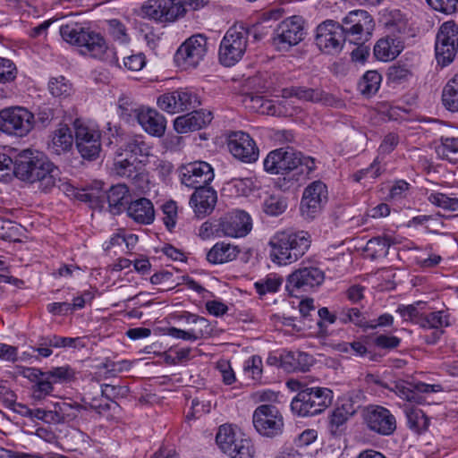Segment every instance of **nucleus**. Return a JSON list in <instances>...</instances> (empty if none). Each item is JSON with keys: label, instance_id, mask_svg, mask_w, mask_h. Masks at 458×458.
<instances>
[{"label": "nucleus", "instance_id": "b1692460", "mask_svg": "<svg viewBox=\"0 0 458 458\" xmlns=\"http://www.w3.org/2000/svg\"><path fill=\"white\" fill-rule=\"evenodd\" d=\"M120 128L114 129V133H112L113 136L116 137V144H122L119 150L120 152H123L125 156L133 158L138 161V163H141L142 160L140 157H148L150 156L151 147L145 141L144 137L142 135H129L124 137L123 133L120 132Z\"/></svg>", "mask_w": 458, "mask_h": 458}, {"label": "nucleus", "instance_id": "58836bf2", "mask_svg": "<svg viewBox=\"0 0 458 458\" xmlns=\"http://www.w3.org/2000/svg\"><path fill=\"white\" fill-rule=\"evenodd\" d=\"M437 155L451 163H458V138L441 137V144L437 148Z\"/></svg>", "mask_w": 458, "mask_h": 458}, {"label": "nucleus", "instance_id": "393cba45", "mask_svg": "<svg viewBox=\"0 0 458 458\" xmlns=\"http://www.w3.org/2000/svg\"><path fill=\"white\" fill-rule=\"evenodd\" d=\"M170 0H147L139 11V16L157 22H171L178 19ZM178 12V9L176 10Z\"/></svg>", "mask_w": 458, "mask_h": 458}, {"label": "nucleus", "instance_id": "774afa93", "mask_svg": "<svg viewBox=\"0 0 458 458\" xmlns=\"http://www.w3.org/2000/svg\"><path fill=\"white\" fill-rule=\"evenodd\" d=\"M55 119V110L48 106H43L38 109L37 113V119L35 123H38L42 127L48 126Z\"/></svg>", "mask_w": 458, "mask_h": 458}, {"label": "nucleus", "instance_id": "473e14b6", "mask_svg": "<svg viewBox=\"0 0 458 458\" xmlns=\"http://www.w3.org/2000/svg\"><path fill=\"white\" fill-rule=\"evenodd\" d=\"M239 253L238 246L220 242L208 250L207 259L212 264H223L236 259Z\"/></svg>", "mask_w": 458, "mask_h": 458}, {"label": "nucleus", "instance_id": "39448f33", "mask_svg": "<svg viewBox=\"0 0 458 458\" xmlns=\"http://www.w3.org/2000/svg\"><path fill=\"white\" fill-rule=\"evenodd\" d=\"M248 31L243 26L231 27L224 36L218 52L224 66H233L243 56L248 47Z\"/></svg>", "mask_w": 458, "mask_h": 458}, {"label": "nucleus", "instance_id": "4468645a", "mask_svg": "<svg viewBox=\"0 0 458 458\" xmlns=\"http://www.w3.org/2000/svg\"><path fill=\"white\" fill-rule=\"evenodd\" d=\"M157 103L160 109L169 114L193 110L201 104L199 95L187 88L162 94Z\"/></svg>", "mask_w": 458, "mask_h": 458}, {"label": "nucleus", "instance_id": "f03ea898", "mask_svg": "<svg viewBox=\"0 0 458 458\" xmlns=\"http://www.w3.org/2000/svg\"><path fill=\"white\" fill-rule=\"evenodd\" d=\"M270 259L277 265H289L301 258L310 246L307 232L277 233L270 241Z\"/></svg>", "mask_w": 458, "mask_h": 458}, {"label": "nucleus", "instance_id": "4d7b16f0", "mask_svg": "<svg viewBox=\"0 0 458 458\" xmlns=\"http://www.w3.org/2000/svg\"><path fill=\"white\" fill-rule=\"evenodd\" d=\"M163 210V221L165 225L166 228L171 231L176 224V218H177V205L176 202L170 200L165 202L162 206Z\"/></svg>", "mask_w": 458, "mask_h": 458}, {"label": "nucleus", "instance_id": "680f3d73", "mask_svg": "<svg viewBox=\"0 0 458 458\" xmlns=\"http://www.w3.org/2000/svg\"><path fill=\"white\" fill-rule=\"evenodd\" d=\"M411 75L410 69L404 64H394L388 69V77L394 82L407 80Z\"/></svg>", "mask_w": 458, "mask_h": 458}, {"label": "nucleus", "instance_id": "c85d7f7f", "mask_svg": "<svg viewBox=\"0 0 458 458\" xmlns=\"http://www.w3.org/2000/svg\"><path fill=\"white\" fill-rule=\"evenodd\" d=\"M53 424H64L75 420L82 411L87 410L86 405H81L76 402H67L61 399L58 402L51 403Z\"/></svg>", "mask_w": 458, "mask_h": 458}, {"label": "nucleus", "instance_id": "e433bc0d", "mask_svg": "<svg viewBox=\"0 0 458 458\" xmlns=\"http://www.w3.org/2000/svg\"><path fill=\"white\" fill-rule=\"evenodd\" d=\"M391 244L392 241L388 237H374L367 242L364 251L372 259L386 257Z\"/></svg>", "mask_w": 458, "mask_h": 458}, {"label": "nucleus", "instance_id": "aec40b11", "mask_svg": "<svg viewBox=\"0 0 458 458\" xmlns=\"http://www.w3.org/2000/svg\"><path fill=\"white\" fill-rule=\"evenodd\" d=\"M227 148L233 157L243 163L250 164L259 158V148L246 132H231L227 138Z\"/></svg>", "mask_w": 458, "mask_h": 458}, {"label": "nucleus", "instance_id": "412c9836", "mask_svg": "<svg viewBox=\"0 0 458 458\" xmlns=\"http://www.w3.org/2000/svg\"><path fill=\"white\" fill-rule=\"evenodd\" d=\"M327 201V189L325 183L316 181L308 185L301 201V211L304 217L312 219L320 213Z\"/></svg>", "mask_w": 458, "mask_h": 458}, {"label": "nucleus", "instance_id": "7c9ffc66", "mask_svg": "<svg viewBox=\"0 0 458 458\" xmlns=\"http://www.w3.org/2000/svg\"><path fill=\"white\" fill-rule=\"evenodd\" d=\"M403 49V42L399 38L386 36L379 39L374 47V55L380 61L394 59Z\"/></svg>", "mask_w": 458, "mask_h": 458}, {"label": "nucleus", "instance_id": "bb28decb", "mask_svg": "<svg viewBox=\"0 0 458 458\" xmlns=\"http://www.w3.org/2000/svg\"><path fill=\"white\" fill-rule=\"evenodd\" d=\"M213 119L209 111H192L187 114L178 116L174 123V130L178 133H186L200 130L208 125Z\"/></svg>", "mask_w": 458, "mask_h": 458}, {"label": "nucleus", "instance_id": "5701e85b", "mask_svg": "<svg viewBox=\"0 0 458 458\" xmlns=\"http://www.w3.org/2000/svg\"><path fill=\"white\" fill-rule=\"evenodd\" d=\"M106 197L110 211L116 215L122 212L130 200L129 189L125 184H116L112 186L106 193L102 196H97L94 193H81L79 199L91 204L98 203L100 198Z\"/></svg>", "mask_w": 458, "mask_h": 458}, {"label": "nucleus", "instance_id": "0eeeda50", "mask_svg": "<svg viewBox=\"0 0 458 458\" xmlns=\"http://www.w3.org/2000/svg\"><path fill=\"white\" fill-rule=\"evenodd\" d=\"M325 280L324 271L317 266L302 264L286 279L285 289L289 295L299 297L318 288Z\"/></svg>", "mask_w": 458, "mask_h": 458}, {"label": "nucleus", "instance_id": "603ef678", "mask_svg": "<svg viewBox=\"0 0 458 458\" xmlns=\"http://www.w3.org/2000/svg\"><path fill=\"white\" fill-rule=\"evenodd\" d=\"M46 373L49 376L53 383L68 382L72 380L75 376L74 370L70 366L53 368L46 371Z\"/></svg>", "mask_w": 458, "mask_h": 458}, {"label": "nucleus", "instance_id": "bf43d9fd", "mask_svg": "<svg viewBox=\"0 0 458 458\" xmlns=\"http://www.w3.org/2000/svg\"><path fill=\"white\" fill-rule=\"evenodd\" d=\"M118 106L121 111L120 116L127 122H129L131 117L136 118V114L141 109V107H138L136 104L126 98L119 99Z\"/></svg>", "mask_w": 458, "mask_h": 458}, {"label": "nucleus", "instance_id": "9b49d317", "mask_svg": "<svg viewBox=\"0 0 458 458\" xmlns=\"http://www.w3.org/2000/svg\"><path fill=\"white\" fill-rule=\"evenodd\" d=\"M252 422L257 432L267 437H275L283 433L284 419L278 409L271 404H262L256 408Z\"/></svg>", "mask_w": 458, "mask_h": 458}, {"label": "nucleus", "instance_id": "37998d69", "mask_svg": "<svg viewBox=\"0 0 458 458\" xmlns=\"http://www.w3.org/2000/svg\"><path fill=\"white\" fill-rule=\"evenodd\" d=\"M427 199L432 205L447 211L458 210V198H451L441 192H431Z\"/></svg>", "mask_w": 458, "mask_h": 458}, {"label": "nucleus", "instance_id": "69168bd1", "mask_svg": "<svg viewBox=\"0 0 458 458\" xmlns=\"http://www.w3.org/2000/svg\"><path fill=\"white\" fill-rule=\"evenodd\" d=\"M401 339L394 335H379L374 339L377 347L382 349H395L400 345Z\"/></svg>", "mask_w": 458, "mask_h": 458}, {"label": "nucleus", "instance_id": "13d9d810", "mask_svg": "<svg viewBox=\"0 0 458 458\" xmlns=\"http://www.w3.org/2000/svg\"><path fill=\"white\" fill-rule=\"evenodd\" d=\"M427 3L436 11L453 14L458 11V0H426Z\"/></svg>", "mask_w": 458, "mask_h": 458}, {"label": "nucleus", "instance_id": "c756f323", "mask_svg": "<svg viewBox=\"0 0 458 458\" xmlns=\"http://www.w3.org/2000/svg\"><path fill=\"white\" fill-rule=\"evenodd\" d=\"M114 172L121 176L131 180L133 182H138L144 180V174L140 172L138 167V161L125 156L123 152L119 150L116 153L114 161Z\"/></svg>", "mask_w": 458, "mask_h": 458}, {"label": "nucleus", "instance_id": "423d86ee", "mask_svg": "<svg viewBox=\"0 0 458 458\" xmlns=\"http://www.w3.org/2000/svg\"><path fill=\"white\" fill-rule=\"evenodd\" d=\"M345 42L363 44L370 40L375 22L372 16L364 10L351 11L343 20Z\"/></svg>", "mask_w": 458, "mask_h": 458}, {"label": "nucleus", "instance_id": "3c124183", "mask_svg": "<svg viewBox=\"0 0 458 458\" xmlns=\"http://www.w3.org/2000/svg\"><path fill=\"white\" fill-rule=\"evenodd\" d=\"M282 282L283 280L280 277L267 276L264 280L256 282L254 287L257 293L262 296L267 293H276L282 284Z\"/></svg>", "mask_w": 458, "mask_h": 458}, {"label": "nucleus", "instance_id": "6e6552de", "mask_svg": "<svg viewBox=\"0 0 458 458\" xmlns=\"http://www.w3.org/2000/svg\"><path fill=\"white\" fill-rule=\"evenodd\" d=\"M34 124V114L25 107L16 106L0 110V131L6 134L24 137Z\"/></svg>", "mask_w": 458, "mask_h": 458}, {"label": "nucleus", "instance_id": "e2e57ef3", "mask_svg": "<svg viewBox=\"0 0 458 458\" xmlns=\"http://www.w3.org/2000/svg\"><path fill=\"white\" fill-rule=\"evenodd\" d=\"M272 28V24H267L262 21H259L252 27L246 28L248 31V38L252 36L254 40L259 41L269 33V30Z\"/></svg>", "mask_w": 458, "mask_h": 458}, {"label": "nucleus", "instance_id": "c9c22d12", "mask_svg": "<svg viewBox=\"0 0 458 458\" xmlns=\"http://www.w3.org/2000/svg\"><path fill=\"white\" fill-rule=\"evenodd\" d=\"M405 413L407 417L408 426L411 429L417 433L426 430L428 427L429 421L422 410L411 406H405Z\"/></svg>", "mask_w": 458, "mask_h": 458}, {"label": "nucleus", "instance_id": "5fc2aeb1", "mask_svg": "<svg viewBox=\"0 0 458 458\" xmlns=\"http://www.w3.org/2000/svg\"><path fill=\"white\" fill-rule=\"evenodd\" d=\"M167 335L174 338L191 342L203 338L202 331L195 329L182 330L176 327H169L167 329Z\"/></svg>", "mask_w": 458, "mask_h": 458}, {"label": "nucleus", "instance_id": "20e7f679", "mask_svg": "<svg viewBox=\"0 0 458 458\" xmlns=\"http://www.w3.org/2000/svg\"><path fill=\"white\" fill-rule=\"evenodd\" d=\"M333 401V392L327 387H305L291 403L293 412L300 417L323 412Z\"/></svg>", "mask_w": 458, "mask_h": 458}, {"label": "nucleus", "instance_id": "6ab92c4d", "mask_svg": "<svg viewBox=\"0 0 458 458\" xmlns=\"http://www.w3.org/2000/svg\"><path fill=\"white\" fill-rule=\"evenodd\" d=\"M252 228L251 218L242 210H235L221 217L216 225V236L242 237Z\"/></svg>", "mask_w": 458, "mask_h": 458}, {"label": "nucleus", "instance_id": "a211bd4d", "mask_svg": "<svg viewBox=\"0 0 458 458\" xmlns=\"http://www.w3.org/2000/svg\"><path fill=\"white\" fill-rule=\"evenodd\" d=\"M300 162V152L292 148H280L267 154L263 165L271 174H285L298 169Z\"/></svg>", "mask_w": 458, "mask_h": 458}, {"label": "nucleus", "instance_id": "1a4fd4ad", "mask_svg": "<svg viewBox=\"0 0 458 458\" xmlns=\"http://www.w3.org/2000/svg\"><path fill=\"white\" fill-rule=\"evenodd\" d=\"M220 449L231 458H254L251 440L236 433L231 426L222 425L216 436Z\"/></svg>", "mask_w": 458, "mask_h": 458}, {"label": "nucleus", "instance_id": "864d4df0", "mask_svg": "<svg viewBox=\"0 0 458 458\" xmlns=\"http://www.w3.org/2000/svg\"><path fill=\"white\" fill-rule=\"evenodd\" d=\"M244 371L255 382H259L262 376V360L259 356L254 355L244 363Z\"/></svg>", "mask_w": 458, "mask_h": 458}, {"label": "nucleus", "instance_id": "79ce46f5", "mask_svg": "<svg viewBox=\"0 0 458 458\" xmlns=\"http://www.w3.org/2000/svg\"><path fill=\"white\" fill-rule=\"evenodd\" d=\"M392 390L402 399L410 403H419L421 402L422 397L418 394L414 385L405 381L394 382Z\"/></svg>", "mask_w": 458, "mask_h": 458}, {"label": "nucleus", "instance_id": "f8f14e48", "mask_svg": "<svg viewBox=\"0 0 458 458\" xmlns=\"http://www.w3.org/2000/svg\"><path fill=\"white\" fill-rule=\"evenodd\" d=\"M344 35L341 23L327 20L317 27L315 42L322 52L335 55L342 50L345 43Z\"/></svg>", "mask_w": 458, "mask_h": 458}, {"label": "nucleus", "instance_id": "4c0bfd02", "mask_svg": "<svg viewBox=\"0 0 458 458\" xmlns=\"http://www.w3.org/2000/svg\"><path fill=\"white\" fill-rule=\"evenodd\" d=\"M338 319L342 324L352 323L357 327L368 329L369 320L358 308H343L338 312Z\"/></svg>", "mask_w": 458, "mask_h": 458}, {"label": "nucleus", "instance_id": "ea45409f", "mask_svg": "<svg viewBox=\"0 0 458 458\" xmlns=\"http://www.w3.org/2000/svg\"><path fill=\"white\" fill-rule=\"evenodd\" d=\"M381 80L377 71H368L359 82V89L362 95L370 97L378 90Z\"/></svg>", "mask_w": 458, "mask_h": 458}, {"label": "nucleus", "instance_id": "9d476101", "mask_svg": "<svg viewBox=\"0 0 458 458\" xmlns=\"http://www.w3.org/2000/svg\"><path fill=\"white\" fill-rule=\"evenodd\" d=\"M207 52V38L200 34L193 35L178 47L174 54V63L182 70L194 69L204 59Z\"/></svg>", "mask_w": 458, "mask_h": 458}, {"label": "nucleus", "instance_id": "4be33fe9", "mask_svg": "<svg viewBox=\"0 0 458 458\" xmlns=\"http://www.w3.org/2000/svg\"><path fill=\"white\" fill-rule=\"evenodd\" d=\"M211 165L204 161H195L182 165L180 169L181 182L187 187L197 190L205 187L214 179Z\"/></svg>", "mask_w": 458, "mask_h": 458}, {"label": "nucleus", "instance_id": "2f4dec72", "mask_svg": "<svg viewBox=\"0 0 458 458\" xmlns=\"http://www.w3.org/2000/svg\"><path fill=\"white\" fill-rule=\"evenodd\" d=\"M127 214L135 222L142 225L151 224L155 218L153 204L146 198L131 201L127 208Z\"/></svg>", "mask_w": 458, "mask_h": 458}, {"label": "nucleus", "instance_id": "ddd939ff", "mask_svg": "<svg viewBox=\"0 0 458 458\" xmlns=\"http://www.w3.org/2000/svg\"><path fill=\"white\" fill-rule=\"evenodd\" d=\"M458 50V25L454 21L443 23L435 45L436 58L443 66L451 64Z\"/></svg>", "mask_w": 458, "mask_h": 458}, {"label": "nucleus", "instance_id": "a18cd8bd", "mask_svg": "<svg viewBox=\"0 0 458 458\" xmlns=\"http://www.w3.org/2000/svg\"><path fill=\"white\" fill-rule=\"evenodd\" d=\"M48 89L51 95L55 98H66L71 95L72 87L64 76H59L50 79Z\"/></svg>", "mask_w": 458, "mask_h": 458}, {"label": "nucleus", "instance_id": "052dcab7", "mask_svg": "<svg viewBox=\"0 0 458 458\" xmlns=\"http://www.w3.org/2000/svg\"><path fill=\"white\" fill-rule=\"evenodd\" d=\"M146 64L145 55L141 53L133 54L123 58L124 68L131 71H140Z\"/></svg>", "mask_w": 458, "mask_h": 458}, {"label": "nucleus", "instance_id": "72a5a7b5", "mask_svg": "<svg viewBox=\"0 0 458 458\" xmlns=\"http://www.w3.org/2000/svg\"><path fill=\"white\" fill-rule=\"evenodd\" d=\"M72 135L67 125H60L54 131L48 148L56 155H61L69 151L72 146Z\"/></svg>", "mask_w": 458, "mask_h": 458}, {"label": "nucleus", "instance_id": "09e8293b", "mask_svg": "<svg viewBox=\"0 0 458 458\" xmlns=\"http://www.w3.org/2000/svg\"><path fill=\"white\" fill-rule=\"evenodd\" d=\"M287 203L284 199L272 195L265 199L263 203V210L270 216H278L284 212Z\"/></svg>", "mask_w": 458, "mask_h": 458}, {"label": "nucleus", "instance_id": "f257e3e1", "mask_svg": "<svg viewBox=\"0 0 458 458\" xmlns=\"http://www.w3.org/2000/svg\"><path fill=\"white\" fill-rule=\"evenodd\" d=\"M14 175L21 181L38 182V189L48 192L61 182L60 169L42 152L23 149L14 157Z\"/></svg>", "mask_w": 458, "mask_h": 458}, {"label": "nucleus", "instance_id": "c03bdc74", "mask_svg": "<svg viewBox=\"0 0 458 458\" xmlns=\"http://www.w3.org/2000/svg\"><path fill=\"white\" fill-rule=\"evenodd\" d=\"M53 381L45 372V376L41 377L36 384L31 386V397L35 401H41L54 391Z\"/></svg>", "mask_w": 458, "mask_h": 458}, {"label": "nucleus", "instance_id": "a19ab883", "mask_svg": "<svg viewBox=\"0 0 458 458\" xmlns=\"http://www.w3.org/2000/svg\"><path fill=\"white\" fill-rule=\"evenodd\" d=\"M420 326L424 328L439 329L449 326V314L445 310H438L423 315Z\"/></svg>", "mask_w": 458, "mask_h": 458}, {"label": "nucleus", "instance_id": "2eb2a0df", "mask_svg": "<svg viewBox=\"0 0 458 458\" xmlns=\"http://www.w3.org/2000/svg\"><path fill=\"white\" fill-rule=\"evenodd\" d=\"M76 148L84 159L95 160L101 150L99 131L83 124L79 119L73 123Z\"/></svg>", "mask_w": 458, "mask_h": 458}, {"label": "nucleus", "instance_id": "f704fd0d", "mask_svg": "<svg viewBox=\"0 0 458 458\" xmlns=\"http://www.w3.org/2000/svg\"><path fill=\"white\" fill-rule=\"evenodd\" d=\"M442 102L451 112H458V73L455 74L443 89Z\"/></svg>", "mask_w": 458, "mask_h": 458}, {"label": "nucleus", "instance_id": "6e6d98bb", "mask_svg": "<svg viewBox=\"0 0 458 458\" xmlns=\"http://www.w3.org/2000/svg\"><path fill=\"white\" fill-rule=\"evenodd\" d=\"M17 75L15 64L9 59L0 57V82L13 81Z\"/></svg>", "mask_w": 458, "mask_h": 458}, {"label": "nucleus", "instance_id": "a878e982", "mask_svg": "<svg viewBox=\"0 0 458 458\" xmlns=\"http://www.w3.org/2000/svg\"><path fill=\"white\" fill-rule=\"evenodd\" d=\"M217 202V193L210 186L198 187L190 199V206L198 217L209 215Z\"/></svg>", "mask_w": 458, "mask_h": 458}, {"label": "nucleus", "instance_id": "338daca9", "mask_svg": "<svg viewBox=\"0 0 458 458\" xmlns=\"http://www.w3.org/2000/svg\"><path fill=\"white\" fill-rule=\"evenodd\" d=\"M350 419L345 413L335 408L329 419V426L332 433L335 434L340 427L344 425Z\"/></svg>", "mask_w": 458, "mask_h": 458}, {"label": "nucleus", "instance_id": "dca6fc26", "mask_svg": "<svg viewBox=\"0 0 458 458\" xmlns=\"http://www.w3.org/2000/svg\"><path fill=\"white\" fill-rule=\"evenodd\" d=\"M304 36L301 19L293 16L283 21L274 30V47L279 51H288L298 45Z\"/></svg>", "mask_w": 458, "mask_h": 458}, {"label": "nucleus", "instance_id": "cd10ccee", "mask_svg": "<svg viewBox=\"0 0 458 458\" xmlns=\"http://www.w3.org/2000/svg\"><path fill=\"white\" fill-rule=\"evenodd\" d=\"M136 119L147 133L156 137L164 135L166 121L157 110L141 107L136 114Z\"/></svg>", "mask_w": 458, "mask_h": 458}, {"label": "nucleus", "instance_id": "de8ad7c7", "mask_svg": "<svg viewBox=\"0 0 458 458\" xmlns=\"http://www.w3.org/2000/svg\"><path fill=\"white\" fill-rule=\"evenodd\" d=\"M423 302L418 301L414 304L407 306H399L396 312L406 321H411L420 325V318H423V314L420 312V306Z\"/></svg>", "mask_w": 458, "mask_h": 458}, {"label": "nucleus", "instance_id": "0e129e2a", "mask_svg": "<svg viewBox=\"0 0 458 458\" xmlns=\"http://www.w3.org/2000/svg\"><path fill=\"white\" fill-rule=\"evenodd\" d=\"M296 361L294 369L306 371L313 363V357L306 352H298L296 353H289L287 356Z\"/></svg>", "mask_w": 458, "mask_h": 458}, {"label": "nucleus", "instance_id": "8fccbe9b", "mask_svg": "<svg viewBox=\"0 0 458 458\" xmlns=\"http://www.w3.org/2000/svg\"><path fill=\"white\" fill-rule=\"evenodd\" d=\"M300 100L311 101V102H319V101H327L328 98L327 94H326L322 89H310L307 87H297V98Z\"/></svg>", "mask_w": 458, "mask_h": 458}, {"label": "nucleus", "instance_id": "f3484780", "mask_svg": "<svg viewBox=\"0 0 458 458\" xmlns=\"http://www.w3.org/2000/svg\"><path fill=\"white\" fill-rule=\"evenodd\" d=\"M362 418L367 428L376 434L390 436L396 429L395 417L383 406L369 405L364 408Z\"/></svg>", "mask_w": 458, "mask_h": 458}, {"label": "nucleus", "instance_id": "7ed1b4c3", "mask_svg": "<svg viewBox=\"0 0 458 458\" xmlns=\"http://www.w3.org/2000/svg\"><path fill=\"white\" fill-rule=\"evenodd\" d=\"M60 33L64 40L78 47L82 55L100 60L106 58L108 47L100 33L77 23L62 25Z\"/></svg>", "mask_w": 458, "mask_h": 458}, {"label": "nucleus", "instance_id": "49530a36", "mask_svg": "<svg viewBox=\"0 0 458 458\" xmlns=\"http://www.w3.org/2000/svg\"><path fill=\"white\" fill-rule=\"evenodd\" d=\"M107 30L112 38L120 43H128L130 37L127 33L126 26L117 19L106 21Z\"/></svg>", "mask_w": 458, "mask_h": 458}]
</instances>
